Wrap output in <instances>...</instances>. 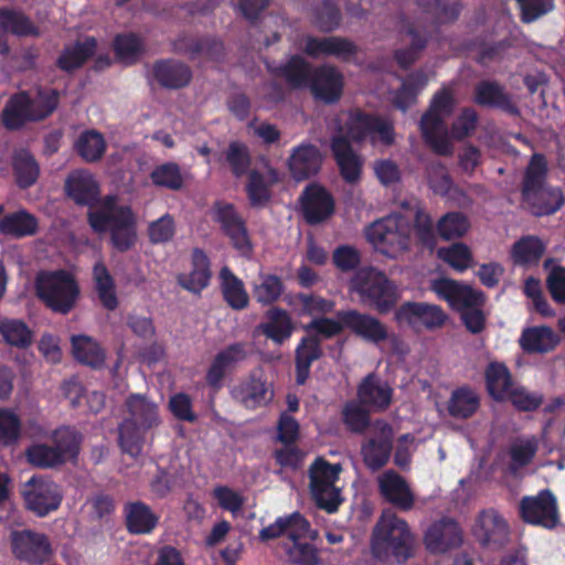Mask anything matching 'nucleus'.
Wrapping results in <instances>:
<instances>
[{
  "label": "nucleus",
  "instance_id": "1",
  "mask_svg": "<svg viewBox=\"0 0 565 565\" xmlns=\"http://www.w3.org/2000/svg\"><path fill=\"white\" fill-rule=\"evenodd\" d=\"M60 104V92L52 87L39 86L20 90L9 97L2 111V125L11 131L26 124L39 122L50 117Z\"/></svg>",
  "mask_w": 565,
  "mask_h": 565
},
{
  "label": "nucleus",
  "instance_id": "2",
  "mask_svg": "<svg viewBox=\"0 0 565 565\" xmlns=\"http://www.w3.org/2000/svg\"><path fill=\"white\" fill-rule=\"evenodd\" d=\"M415 536L407 522L384 511L374 526L371 551L382 562L404 563L414 554Z\"/></svg>",
  "mask_w": 565,
  "mask_h": 565
},
{
  "label": "nucleus",
  "instance_id": "3",
  "mask_svg": "<svg viewBox=\"0 0 565 565\" xmlns=\"http://www.w3.org/2000/svg\"><path fill=\"white\" fill-rule=\"evenodd\" d=\"M349 290L359 297L362 305L380 315L394 310L401 297L398 286L373 266L355 271L349 281Z\"/></svg>",
  "mask_w": 565,
  "mask_h": 565
},
{
  "label": "nucleus",
  "instance_id": "4",
  "mask_svg": "<svg viewBox=\"0 0 565 565\" xmlns=\"http://www.w3.org/2000/svg\"><path fill=\"white\" fill-rule=\"evenodd\" d=\"M455 98L447 88L439 89L422 116L419 128L425 143L438 156H450L452 145L445 126V117L452 114Z\"/></svg>",
  "mask_w": 565,
  "mask_h": 565
},
{
  "label": "nucleus",
  "instance_id": "5",
  "mask_svg": "<svg viewBox=\"0 0 565 565\" xmlns=\"http://www.w3.org/2000/svg\"><path fill=\"white\" fill-rule=\"evenodd\" d=\"M36 295L54 312L67 315L75 307L81 290L75 277L65 269L39 274Z\"/></svg>",
  "mask_w": 565,
  "mask_h": 565
},
{
  "label": "nucleus",
  "instance_id": "6",
  "mask_svg": "<svg viewBox=\"0 0 565 565\" xmlns=\"http://www.w3.org/2000/svg\"><path fill=\"white\" fill-rule=\"evenodd\" d=\"M365 236L377 252L390 258H396L411 247L409 224L399 213L374 221L366 227Z\"/></svg>",
  "mask_w": 565,
  "mask_h": 565
},
{
  "label": "nucleus",
  "instance_id": "7",
  "mask_svg": "<svg viewBox=\"0 0 565 565\" xmlns=\"http://www.w3.org/2000/svg\"><path fill=\"white\" fill-rule=\"evenodd\" d=\"M348 132L356 142L370 140L373 146L382 145L385 147L392 146L396 136L391 119L362 110L356 111L351 117Z\"/></svg>",
  "mask_w": 565,
  "mask_h": 565
},
{
  "label": "nucleus",
  "instance_id": "8",
  "mask_svg": "<svg viewBox=\"0 0 565 565\" xmlns=\"http://www.w3.org/2000/svg\"><path fill=\"white\" fill-rule=\"evenodd\" d=\"M22 497L26 509L43 518L60 508L63 492L53 480L34 476L23 484Z\"/></svg>",
  "mask_w": 565,
  "mask_h": 565
},
{
  "label": "nucleus",
  "instance_id": "9",
  "mask_svg": "<svg viewBox=\"0 0 565 565\" xmlns=\"http://www.w3.org/2000/svg\"><path fill=\"white\" fill-rule=\"evenodd\" d=\"M394 320L397 324H406L414 330L424 328L434 331L445 326L448 315L438 305L406 301L395 310Z\"/></svg>",
  "mask_w": 565,
  "mask_h": 565
},
{
  "label": "nucleus",
  "instance_id": "10",
  "mask_svg": "<svg viewBox=\"0 0 565 565\" xmlns=\"http://www.w3.org/2000/svg\"><path fill=\"white\" fill-rule=\"evenodd\" d=\"M213 220L220 224L223 234L230 238L232 246L236 250L244 256L252 253L253 245L246 222L234 204L216 201L213 205Z\"/></svg>",
  "mask_w": 565,
  "mask_h": 565
},
{
  "label": "nucleus",
  "instance_id": "11",
  "mask_svg": "<svg viewBox=\"0 0 565 565\" xmlns=\"http://www.w3.org/2000/svg\"><path fill=\"white\" fill-rule=\"evenodd\" d=\"M520 515L529 524L555 527L559 521L555 495L546 489L541 490L535 497L522 498Z\"/></svg>",
  "mask_w": 565,
  "mask_h": 565
},
{
  "label": "nucleus",
  "instance_id": "12",
  "mask_svg": "<svg viewBox=\"0 0 565 565\" xmlns=\"http://www.w3.org/2000/svg\"><path fill=\"white\" fill-rule=\"evenodd\" d=\"M472 534L482 546L499 548L508 543L510 526L498 510L488 508L476 516Z\"/></svg>",
  "mask_w": 565,
  "mask_h": 565
},
{
  "label": "nucleus",
  "instance_id": "13",
  "mask_svg": "<svg viewBox=\"0 0 565 565\" xmlns=\"http://www.w3.org/2000/svg\"><path fill=\"white\" fill-rule=\"evenodd\" d=\"M375 426L377 433L361 445L363 462L372 471H377L388 463L394 441L393 427L388 423L379 420Z\"/></svg>",
  "mask_w": 565,
  "mask_h": 565
},
{
  "label": "nucleus",
  "instance_id": "14",
  "mask_svg": "<svg viewBox=\"0 0 565 565\" xmlns=\"http://www.w3.org/2000/svg\"><path fill=\"white\" fill-rule=\"evenodd\" d=\"M11 548L18 559L33 565L45 563L52 553L47 536L31 530L12 532Z\"/></svg>",
  "mask_w": 565,
  "mask_h": 565
},
{
  "label": "nucleus",
  "instance_id": "15",
  "mask_svg": "<svg viewBox=\"0 0 565 565\" xmlns=\"http://www.w3.org/2000/svg\"><path fill=\"white\" fill-rule=\"evenodd\" d=\"M335 317L358 338L372 344H380L388 339L387 327L376 317L356 309L340 310Z\"/></svg>",
  "mask_w": 565,
  "mask_h": 565
},
{
  "label": "nucleus",
  "instance_id": "16",
  "mask_svg": "<svg viewBox=\"0 0 565 565\" xmlns=\"http://www.w3.org/2000/svg\"><path fill=\"white\" fill-rule=\"evenodd\" d=\"M300 207L305 221L310 225H317L334 213L335 202L332 194L319 183L308 184L300 198Z\"/></svg>",
  "mask_w": 565,
  "mask_h": 565
},
{
  "label": "nucleus",
  "instance_id": "17",
  "mask_svg": "<svg viewBox=\"0 0 565 565\" xmlns=\"http://www.w3.org/2000/svg\"><path fill=\"white\" fill-rule=\"evenodd\" d=\"M431 290L458 312L467 307H482L484 302L482 291L475 290L470 286L450 278L435 279L431 284Z\"/></svg>",
  "mask_w": 565,
  "mask_h": 565
},
{
  "label": "nucleus",
  "instance_id": "18",
  "mask_svg": "<svg viewBox=\"0 0 565 565\" xmlns=\"http://www.w3.org/2000/svg\"><path fill=\"white\" fill-rule=\"evenodd\" d=\"M18 38H38L40 28L22 10L13 8H0V55L10 52L7 34Z\"/></svg>",
  "mask_w": 565,
  "mask_h": 565
},
{
  "label": "nucleus",
  "instance_id": "19",
  "mask_svg": "<svg viewBox=\"0 0 565 565\" xmlns=\"http://www.w3.org/2000/svg\"><path fill=\"white\" fill-rule=\"evenodd\" d=\"M359 52L358 45L343 36L305 38L303 53L312 58L333 56L343 62L351 61Z\"/></svg>",
  "mask_w": 565,
  "mask_h": 565
},
{
  "label": "nucleus",
  "instance_id": "20",
  "mask_svg": "<svg viewBox=\"0 0 565 565\" xmlns=\"http://www.w3.org/2000/svg\"><path fill=\"white\" fill-rule=\"evenodd\" d=\"M343 75L333 65H320L313 68L308 87L313 97L324 104L337 103L343 92Z\"/></svg>",
  "mask_w": 565,
  "mask_h": 565
},
{
  "label": "nucleus",
  "instance_id": "21",
  "mask_svg": "<svg viewBox=\"0 0 565 565\" xmlns=\"http://www.w3.org/2000/svg\"><path fill=\"white\" fill-rule=\"evenodd\" d=\"M247 358L246 344L235 342L218 351L213 358L206 373L205 382L210 388L217 392L223 387L228 371Z\"/></svg>",
  "mask_w": 565,
  "mask_h": 565
},
{
  "label": "nucleus",
  "instance_id": "22",
  "mask_svg": "<svg viewBox=\"0 0 565 565\" xmlns=\"http://www.w3.org/2000/svg\"><path fill=\"white\" fill-rule=\"evenodd\" d=\"M381 497L401 511H409L414 508L415 495L404 477L393 469L384 471L377 478Z\"/></svg>",
  "mask_w": 565,
  "mask_h": 565
},
{
  "label": "nucleus",
  "instance_id": "23",
  "mask_svg": "<svg viewBox=\"0 0 565 565\" xmlns=\"http://www.w3.org/2000/svg\"><path fill=\"white\" fill-rule=\"evenodd\" d=\"M330 149L342 179L354 184L360 181L363 161L354 151L348 137L338 135L331 138Z\"/></svg>",
  "mask_w": 565,
  "mask_h": 565
},
{
  "label": "nucleus",
  "instance_id": "24",
  "mask_svg": "<svg viewBox=\"0 0 565 565\" xmlns=\"http://www.w3.org/2000/svg\"><path fill=\"white\" fill-rule=\"evenodd\" d=\"M153 79L160 87L178 90L190 85L193 78L191 67L175 58H161L152 64Z\"/></svg>",
  "mask_w": 565,
  "mask_h": 565
},
{
  "label": "nucleus",
  "instance_id": "25",
  "mask_svg": "<svg viewBox=\"0 0 565 565\" xmlns=\"http://www.w3.org/2000/svg\"><path fill=\"white\" fill-rule=\"evenodd\" d=\"M462 542L461 530L451 519H441L433 523L425 533L424 543L430 553H446Z\"/></svg>",
  "mask_w": 565,
  "mask_h": 565
},
{
  "label": "nucleus",
  "instance_id": "26",
  "mask_svg": "<svg viewBox=\"0 0 565 565\" xmlns=\"http://www.w3.org/2000/svg\"><path fill=\"white\" fill-rule=\"evenodd\" d=\"M321 166V151L312 143H301L295 147L288 158V169L296 181H303L316 175Z\"/></svg>",
  "mask_w": 565,
  "mask_h": 565
},
{
  "label": "nucleus",
  "instance_id": "27",
  "mask_svg": "<svg viewBox=\"0 0 565 565\" xmlns=\"http://www.w3.org/2000/svg\"><path fill=\"white\" fill-rule=\"evenodd\" d=\"M358 398L370 411L384 412L392 403L393 390L374 373H370L358 386Z\"/></svg>",
  "mask_w": 565,
  "mask_h": 565
},
{
  "label": "nucleus",
  "instance_id": "28",
  "mask_svg": "<svg viewBox=\"0 0 565 565\" xmlns=\"http://www.w3.org/2000/svg\"><path fill=\"white\" fill-rule=\"evenodd\" d=\"M473 100L481 107L501 109L513 116L520 115V110L510 95L495 81H480L475 87Z\"/></svg>",
  "mask_w": 565,
  "mask_h": 565
},
{
  "label": "nucleus",
  "instance_id": "29",
  "mask_svg": "<svg viewBox=\"0 0 565 565\" xmlns=\"http://www.w3.org/2000/svg\"><path fill=\"white\" fill-rule=\"evenodd\" d=\"M232 397L247 409H256L267 405L273 399L267 382L260 376L250 374L246 380L234 386Z\"/></svg>",
  "mask_w": 565,
  "mask_h": 565
},
{
  "label": "nucleus",
  "instance_id": "30",
  "mask_svg": "<svg viewBox=\"0 0 565 565\" xmlns=\"http://www.w3.org/2000/svg\"><path fill=\"white\" fill-rule=\"evenodd\" d=\"M211 277L210 258L203 249L196 247L191 255V271L180 274L177 280L183 289L200 295L210 285Z\"/></svg>",
  "mask_w": 565,
  "mask_h": 565
},
{
  "label": "nucleus",
  "instance_id": "31",
  "mask_svg": "<svg viewBox=\"0 0 565 565\" xmlns=\"http://www.w3.org/2000/svg\"><path fill=\"white\" fill-rule=\"evenodd\" d=\"M89 226L95 233H114L118 230H126L134 225L137 220L132 209L129 205H121L114 211H89L87 214Z\"/></svg>",
  "mask_w": 565,
  "mask_h": 565
},
{
  "label": "nucleus",
  "instance_id": "32",
  "mask_svg": "<svg viewBox=\"0 0 565 565\" xmlns=\"http://www.w3.org/2000/svg\"><path fill=\"white\" fill-rule=\"evenodd\" d=\"M322 355L321 339L318 335L308 334L300 339L295 350V373L298 385L306 384L312 363L321 359Z\"/></svg>",
  "mask_w": 565,
  "mask_h": 565
},
{
  "label": "nucleus",
  "instance_id": "33",
  "mask_svg": "<svg viewBox=\"0 0 565 565\" xmlns=\"http://www.w3.org/2000/svg\"><path fill=\"white\" fill-rule=\"evenodd\" d=\"M65 192L77 205L93 206L98 202L99 186L86 171L72 172L65 181Z\"/></svg>",
  "mask_w": 565,
  "mask_h": 565
},
{
  "label": "nucleus",
  "instance_id": "34",
  "mask_svg": "<svg viewBox=\"0 0 565 565\" xmlns=\"http://www.w3.org/2000/svg\"><path fill=\"white\" fill-rule=\"evenodd\" d=\"M310 523L299 512H294L287 516L277 518L276 521L259 532L263 541L275 540L284 534L289 540L307 539L310 532Z\"/></svg>",
  "mask_w": 565,
  "mask_h": 565
},
{
  "label": "nucleus",
  "instance_id": "35",
  "mask_svg": "<svg viewBox=\"0 0 565 565\" xmlns=\"http://www.w3.org/2000/svg\"><path fill=\"white\" fill-rule=\"evenodd\" d=\"M268 72L282 78L291 88L298 89L308 87L313 68L301 55L295 54L278 66L268 65Z\"/></svg>",
  "mask_w": 565,
  "mask_h": 565
},
{
  "label": "nucleus",
  "instance_id": "36",
  "mask_svg": "<svg viewBox=\"0 0 565 565\" xmlns=\"http://www.w3.org/2000/svg\"><path fill=\"white\" fill-rule=\"evenodd\" d=\"M484 383L489 396L495 402L508 399L514 388L511 371L503 362L491 361L484 369Z\"/></svg>",
  "mask_w": 565,
  "mask_h": 565
},
{
  "label": "nucleus",
  "instance_id": "37",
  "mask_svg": "<svg viewBox=\"0 0 565 565\" xmlns=\"http://www.w3.org/2000/svg\"><path fill=\"white\" fill-rule=\"evenodd\" d=\"M401 32L411 38V44L407 47L395 50L393 56L401 68L407 70L419 58L420 53L426 49L429 34L426 31L418 30L408 21L402 24Z\"/></svg>",
  "mask_w": 565,
  "mask_h": 565
},
{
  "label": "nucleus",
  "instance_id": "38",
  "mask_svg": "<svg viewBox=\"0 0 565 565\" xmlns=\"http://www.w3.org/2000/svg\"><path fill=\"white\" fill-rule=\"evenodd\" d=\"M96 50L97 40L94 36H87L84 41H76L73 45L63 49L56 60V66L61 71L73 72L92 58Z\"/></svg>",
  "mask_w": 565,
  "mask_h": 565
},
{
  "label": "nucleus",
  "instance_id": "39",
  "mask_svg": "<svg viewBox=\"0 0 565 565\" xmlns=\"http://www.w3.org/2000/svg\"><path fill=\"white\" fill-rule=\"evenodd\" d=\"M124 513L126 527L130 534H149L159 522V516L142 501L127 503Z\"/></svg>",
  "mask_w": 565,
  "mask_h": 565
},
{
  "label": "nucleus",
  "instance_id": "40",
  "mask_svg": "<svg viewBox=\"0 0 565 565\" xmlns=\"http://www.w3.org/2000/svg\"><path fill=\"white\" fill-rule=\"evenodd\" d=\"M71 345L73 356L78 363L94 370L104 367L106 352L94 338L85 334H75L71 338Z\"/></svg>",
  "mask_w": 565,
  "mask_h": 565
},
{
  "label": "nucleus",
  "instance_id": "41",
  "mask_svg": "<svg viewBox=\"0 0 565 565\" xmlns=\"http://www.w3.org/2000/svg\"><path fill=\"white\" fill-rule=\"evenodd\" d=\"M480 408V395L469 385L455 388L447 402V412L455 419L471 418Z\"/></svg>",
  "mask_w": 565,
  "mask_h": 565
},
{
  "label": "nucleus",
  "instance_id": "42",
  "mask_svg": "<svg viewBox=\"0 0 565 565\" xmlns=\"http://www.w3.org/2000/svg\"><path fill=\"white\" fill-rule=\"evenodd\" d=\"M547 175H548V163L545 154L541 152H534L527 166L525 167L521 193L522 199L532 198L537 193L543 186L547 185Z\"/></svg>",
  "mask_w": 565,
  "mask_h": 565
},
{
  "label": "nucleus",
  "instance_id": "43",
  "mask_svg": "<svg viewBox=\"0 0 565 565\" xmlns=\"http://www.w3.org/2000/svg\"><path fill=\"white\" fill-rule=\"evenodd\" d=\"M39 231V220L24 209L4 215L0 220V234L13 238L33 236Z\"/></svg>",
  "mask_w": 565,
  "mask_h": 565
},
{
  "label": "nucleus",
  "instance_id": "44",
  "mask_svg": "<svg viewBox=\"0 0 565 565\" xmlns=\"http://www.w3.org/2000/svg\"><path fill=\"white\" fill-rule=\"evenodd\" d=\"M559 337L548 326L526 328L522 331L520 345L527 353H546L556 348Z\"/></svg>",
  "mask_w": 565,
  "mask_h": 565
},
{
  "label": "nucleus",
  "instance_id": "45",
  "mask_svg": "<svg viewBox=\"0 0 565 565\" xmlns=\"http://www.w3.org/2000/svg\"><path fill=\"white\" fill-rule=\"evenodd\" d=\"M93 282L97 298L104 309L115 311L119 306L115 279L106 265L99 260L93 266Z\"/></svg>",
  "mask_w": 565,
  "mask_h": 565
},
{
  "label": "nucleus",
  "instance_id": "46",
  "mask_svg": "<svg viewBox=\"0 0 565 565\" xmlns=\"http://www.w3.org/2000/svg\"><path fill=\"white\" fill-rule=\"evenodd\" d=\"M414 213L412 226L416 244L422 248L433 250L437 246V232L433 217L419 202L412 206Z\"/></svg>",
  "mask_w": 565,
  "mask_h": 565
},
{
  "label": "nucleus",
  "instance_id": "47",
  "mask_svg": "<svg viewBox=\"0 0 565 565\" xmlns=\"http://www.w3.org/2000/svg\"><path fill=\"white\" fill-rule=\"evenodd\" d=\"M221 292L224 301L233 310H244L249 305V296L244 282L228 268L220 271Z\"/></svg>",
  "mask_w": 565,
  "mask_h": 565
},
{
  "label": "nucleus",
  "instance_id": "48",
  "mask_svg": "<svg viewBox=\"0 0 565 565\" xmlns=\"http://www.w3.org/2000/svg\"><path fill=\"white\" fill-rule=\"evenodd\" d=\"M416 6L437 25L456 22L463 8L461 0H416Z\"/></svg>",
  "mask_w": 565,
  "mask_h": 565
},
{
  "label": "nucleus",
  "instance_id": "49",
  "mask_svg": "<svg viewBox=\"0 0 565 565\" xmlns=\"http://www.w3.org/2000/svg\"><path fill=\"white\" fill-rule=\"evenodd\" d=\"M267 322L259 326L263 334L277 344L287 341L294 331V326L288 312L278 307L270 308L266 312Z\"/></svg>",
  "mask_w": 565,
  "mask_h": 565
},
{
  "label": "nucleus",
  "instance_id": "50",
  "mask_svg": "<svg viewBox=\"0 0 565 565\" xmlns=\"http://www.w3.org/2000/svg\"><path fill=\"white\" fill-rule=\"evenodd\" d=\"M341 471L340 463H330L323 457H317L308 470L310 491L320 493L323 488L335 486Z\"/></svg>",
  "mask_w": 565,
  "mask_h": 565
},
{
  "label": "nucleus",
  "instance_id": "51",
  "mask_svg": "<svg viewBox=\"0 0 565 565\" xmlns=\"http://www.w3.org/2000/svg\"><path fill=\"white\" fill-rule=\"evenodd\" d=\"M268 173L270 177L269 183L266 182L265 175L258 170H250L248 172L246 193L253 207H263L271 199L270 186L278 181V178L275 169H269Z\"/></svg>",
  "mask_w": 565,
  "mask_h": 565
},
{
  "label": "nucleus",
  "instance_id": "52",
  "mask_svg": "<svg viewBox=\"0 0 565 565\" xmlns=\"http://www.w3.org/2000/svg\"><path fill=\"white\" fill-rule=\"evenodd\" d=\"M545 250L546 245L539 236L525 235L512 245L511 257L518 265H536Z\"/></svg>",
  "mask_w": 565,
  "mask_h": 565
},
{
  "label": "nucleus",
  "instance_id": "53",
  "mask_svg": "<svg viewBox=\"0 0 565 565\" xmlns=\"http://www.w3.org/2000/svg\"><path fill=\"white\" fill-rule=\"evenodd\" d=\"M126 406L130 417L143 429H151L160 423L158 406L140 394H131L126 399Z\"/></svg>",
  "mask_w": 565,
  "mask_h": 565
},
{
  "label": "nucleus",
  "instance_id": "54",
  "mask_svg": "<svg viewBox=\"0 0 565 565\" xmlns=\"http://www.w3.org/2000/svg\"><path fill=\"white\" fill-rule=\"evenodd\" d=\"M531 211L536 216L552 215L565 203L563 192L558 188L545 185L534 196L524 198Z\"/></svg>",
  "mask_w": 565,
  "mask_h": 565
},
{
  "label": "nucleus",
  "instance_id": "55",
  "mask_svg": "<svg viewBox=\"0 0 565 565\" xmlns=\"http://www.w3.org/2000/svg\"><path fill=\"white\" fill-rule=\"evenodd\" d=\"M12 169L18 186L23 190L35 184L40 177V166L34 156L26 150L13 154Z\"/></svg>",
  "mask_w": 565,
  "mask_h": 565
},
{
  "label": "nucleus",
  "instance_id": "56",
  "mask_svg": "<svg viewBox=\"0 0 565 565\" xmlns=\"http://www.w3.org/2000/svg\"><path fill=\"white\" fill-rule=\"evenodd\" d=\"M0 335L18 349H28L33 343V331L21 319L0 317Z\"/></svg>",
  "mask_w": 565,
  "mask_h": 565
},
{
  "label": "nucleus",
  "instance_id": "57",
  "mask_svg": "<svg viewBox=\"0 0 565 565\" xmlns=\"http://www.w3.org/2000/svg\"><path fill=\"white\" fill-rule=\"evenodd\" d=\"M427 83L428 78L423 71L408 74L403 81L402 86L395 92L393 99L394 106L402 111H406L416 103L417 95Z\"/></svg>",
  "mask_w": 565,
  "mask_h": 565
},
{
  "label": "nucleus",
  "instance_id": "58",
  "mask_svg": "<svg viewBox=\"0 0 565 565\" xmlns=\"http://www.w3.org/2000/svg\"><path fill=\"white\" fill-rule=\"evenodd\" d=\"M469 228L470 222L468 217L459 211L445 213L436 223L437 238L439 237L445 242L463 237Z\"/></svg>",
  "mask_w": 565,
  "mask_h": 565
},
{
  "label": "nucleus",
  "instance_id": "59",
  "mask_svg": "<svg viewBox=\"0 0 565 565\" xmlns=\"http://www.w3.org/2000/svg\"><path fill=\"white\" fill-rule=\"evenodd\" d=\"M146 431L148 429H143L134 419H124L118 427V441L122 452L138 457L143 448Z\"/></svg>",
  "mask_w": 565,
  "mask_h": 565
},
{
  "label": "nucleus",
  "instance_id": "60",
  "mask_svg": "<svg viewBox=\"0 0 565 565\" xmlns=\"http://www.w3.org/2000/svg\"><path fill=\"white\" fill-rule=\"evenodd\" d=\"M82 439V434L76 428L70 426L58 427L52 435L53 446L63 456L65 462L77 458Z\"/></svg>",
  "mask_w": 565,
  "mask_h": 565
},
{
  "label": "nucleus",
  "instance_id": "61",
  "mask_svg": "<svg viewBox=\"0 0 565 565\" xmlns=\"http://www.w3.org/2000/svg\"><path fill=\"white\" fill-rule=\"evenodd\" d=\"M285 291L282 279L274 274H260L259 282L254 284L253 295L263 306H270L279 300Z\"/></svg>",
  "mask_w": 565,
  "mask_h": 565
},
{
  "label": "nucleus",
  "instance_id": "62",
  "mask_svg": "<svg viewBox=\"0 0 565 565\" xmlns=\"http://www.w3.org/2000/svg\"><path fill=\"white\" fill-rule=\"evenodd\" d=\"M25 457L30 465L41 469H52L65 463L63 456L53 445L38 443L29 446Z\"/></svg>",
  "mask_w": 565,
  "mask_h": 565
},
{
  "label": "nucleus",
  "instance_id": "63",
  "mask_svg": "<svg viewBox=\"0 0 565 565\" xmlns=\"http://www.w3.org/2000/svg\"><path fill=\"white\" fill-rule=\"evenodd\" d=\"M113 46L116 57L126 64H135L145 53L141 38L132 32L117 34Z\"/></svg>",
  "mask_w": 565,
  "mask_h": 565
},
{
  "label": "nucleus",
  "instance_id": "64",
  "mask_svg": "<svg viewBox=\"0 0 565 565\" xmlns=\"http://www.w3.org/2000/svg\"><path fill=\"white\" fill-rule=\"evenodd\" d=\"M75 149L86 162H96L104 156L106 142L100 132L86 130L76 140Z\"/></svg>",
  "mask_w": 565,
  "mask_h": 565
}]
</instances>
